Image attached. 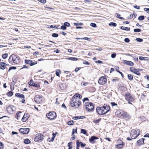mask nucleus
<instances>
[{
	"mask_svg": "<svg viewBox=\"0 0 149 149\" xmlns=\"http://www.w3.org/2000/svg\"><path fill=\"white\" fill-rule=\"evenodd\" d=\"M140 131L139 130L135 129L132 130L130 133V135L132 139L136 138L140 134Z\"/></svg>",
	"mask_w": 149,
	"mask_h": 149,
	"instance_id": "6",
	"label": "nucleus"
},
{
	"mask_svg": "<svg viewBox=\"0 0 149 149\" xmlns=\"http://www.w3.org/2000/svg\"><path fill=\"white\" fill-rule=\"evenodd\" d=\"M67 124L69 125H71L74 124V123L73 120H72L68 122Z\"/></svg>",
	"mask_w": 149,
	"mask_h": 149,
	"instance_id": "36",
	"label": "nucleus"
},
{
	"mask_svg": "<svg viewBox=\"0 0 149 149\" xmlns=\"http://www.w3.org/2000/svg\"><path fill=\"white\" fill-rule=\"evenodd\" d=\"M26 68V69H28V67L26 65H23V67L22 68H21V69H23V68Z\"/></svg>",
	"mask_w": 149,
	"mask_h": 149,
	"instance_id": "62",
	"label": "nucleus"
},
{
	"mask_svg": "<svg viewBox=\"0 0 149 149\" xmlns=\"http://www.w3.org/2000/svg\"><path fill=\"white\" fill-rule=\"evenodd\" d=\"M61 29L62 30H65L66 29V27L64 25L61 26Z\"/></svg>",
	"mask_w": 149,
	"mask_h": 149,
	"instance_id": "50",
	"label": "nucleus"
},
{
	"mask_svg": "<svg viewBox=\"0 0 149 149\" xmlns=\"http://www.w3.org/2000/svg\"><path fill=\"white\" fill-rule=\"evenodd\" d=\"M125 99L127 101L128 103L130 104H132V102H133L135 100L134 98L132 95L129 93L125 94Z\"/></svg>",
	"mask_w": 149,
	"mask_h": 149,
	"instance_id": "7",
	"label": "nucleus"
},
{
	"mask_svg": "<svg viewBox=\"0 0 149 149\" xmlns=\"http://www.w3.org/2000/svg\"><path fill=\"white\" fill-rule=\"evenodd\" d=\"M58 34L56 33H53L52 35V36L53 37L56 38L58 36Z\"/></svg>",
	"mask_w": 149,
	"mask_h": 149,
	"instance_id": "53",
	"label": "nucleus"
},
{
	"mask_svg": "<svg viewBox=\"0 0 149 149\" xmlns=\"http://www.w3.org/2000/svg\"><path fill=\"white\" fill-rule=\"evenodd\" d=\"M110 104L112 107H113L115 106H118V104L116 103L113 102H111L110 103Z\"/></svg>",
	"mask_w": 149,
	"mask_h": 149,
	"instance_id": "44",
	"label": "nucleus"
},
{
	"mask_svg": "<svg viewBox=\"0 0 149 149\" xmlns=\"http://www.w3.org/2000/svg\"><path fill=\"white\" fill-rule=\"evenodd\" d=\"M91 26L93 27H95L97 26L96 24L94 23H91Z\"/></svg>",
	"mask_w": 149,
	"mask_h": 149,
	"instance_id": "55",
	"label": "nucleus"
},
{
	"mask_svg": "<svg viewBox=\"0 0 149 149\" xmlns=\"http://www.w3.org/2000/svg\"><path fill=\"white\" fill-rule=\"evenodd\" d=\"M82 97L81 95L78 93H76L71 100L70 104L71 106L76 108H79L81 104L80 100Z\"/></svg>",
	"mask_w": 149,
	"mask_h": 149,
	"instance_id": "1",
	"label": "nucleus"
},
{
	"mask_svg": "<svg viewBox=\"0 0 149 149\" xmlns=\"http://www.w3.org/2000/svg\"><path fill=\"white\" fill-rule=\"evenodd\" d=\"M101 120V118H100L98 119L95 120L94 121V122L96 123H97L100 121V120Z\"/></svg>",
	"mask_w": 149,
	"mask_h": 149,
	"instance_id": "54",
	"label": "nucleus"
},
{
	"mask_svg": "<svg viewBox=\"0 0 149 149\" xmlns=\"http://www.w3.org/2000/svg\"><path fill=\"white\" fill-rule=\"evenodd\" d=\"M123 62L124 64L130 66H133L134 65V63L131 61H128L125 60H123Z\"/></svg>",
	"mask_w": 149,
	"mask_h": 149,
	"instance_id": "19",
	"label": "nucleus"
},
{
	"mask_svg": "<svg viewBox=\"0 0 149 149\" xmlns=\"http://www.w3.org/2000/svg\"><path fill=\"white\" fill-rule=\"evenodd\" d=\"M74 25L75 26H78V25H83V24L82 23H74Z\"/></svg>",
	"mask_w": 149,
	"mask_h": 149,
	"instance_id": "49",
	"label": "nucleus"
},
{
	"mask_svg": "<svg viewBox=\"0 0 149 149\" xmlns=\"http://www.w3.org/2000/svg\"><path fill=\"white\" fill-rule=\"evenodd\" d=\"M0 68L2 70H4L6 68V66H9V65L4 62H0Z\"/></svg>",
	"mask_w": 149,
	"mask_h": 149,
	"instance_id": "21",
	"label": "nucleus"
},
{
	"mask_svg": "<svg viewBox=\"0 0 149 149\" xmlns=\"http://www.w3.org/2000/svg\"><path fill=\"white\" fill-rule=\"evenodd\" d=\"M124 41L128 43V42H130V39L128 38H125V39Z\"/></svg>",
	"mask_w": 149,
	"mask_h": 149,
	"instance_id": "57",
	"label": "nucleus"
},
{
	"mask_svg": "<svg viewBox=\"0 0 149 149\" xmlns=\"http://www.w3.org/2000/svg\"><path fill=\"white\" fill-rule=\"evenodd\" d=\"M29 131V128H20L19 129V132H20L23 134H28Z\"/></svg>",
	"mask_w": 149,
	"mask_h": 149,
	"instance_id": "18",
	"label": "nucleus"
},
{
	"mask_svg": "<svg viewBox=\"0 0 149 149\" xmlns=\"http://www.w3.org/2000/svg\"><path fill=\"white\" fill-rule=\"evenodd\" d=\"M77 127L76 128V129H75L74 128L73 129H72V134L73 135L75 133H77Z\"/></svg>",
	"mask_w": 149,
	"mask_h": 149,
	"instance_id": "43",
	"label": "nucleus"
},
{
	"mask_svg": "<svg viewBox=\"0 0 149 149\" xmlns=\"http://www.w3.org/2000/svg\"><path fill=\"white\" fill-rule=\"evenodd\" d=\"M16 69V67H15V66H11L9 68L8 70V72L10 71L11 70H12V69L15 70Z\"/></svg>",
	"mask_w": 149,
	"mask_h": 149,
	"instance_id": "45",
	"label": "nucleus"
},
{
	"mask_svg": "<svg viewBox=\"0 0 149 149\" xmlns=\"http://www.w3.org/2000/svg\"><path fill=\"white\" fill-rule=\"evenodd\" d=\"M120 29L125 31H130V27H125L123 26H122L120 27Z\"/></svg>",
	"mask_w": 149,
	"mask_h": 149,
	"instance_id": "31",
	"label": "nucleus"
},
{
	"mask_svg": "<svg viewBox=\"0 0 149 149\" xmlns=\"http://www.w3.org/2000/svg\"><path fill=\"white\" fill-rule=\"evenodd\" d=\"M89 100L88 97L84 98L82 101L84 104V106L86 109V110L89 112H91L93 111L94 109V104L91 102H86V101H89Z\"/></svg>",
	"mask_w": 149,
	"mask_h": 149,
	"instance_id": "2",
	"label": "nucleus"
},
{
	"mask_svg": "<svg viewBox=\"0 0 149 149\" xmlns=\"http://www.w3.org/2000/svg\"><path fill=\"white\" fill-rule=\"evenodd\" d=\"M38 1L44 4L46 2V0H37Z\"/></svg>",
	"mask_w": 149,
	"mask_h": 149,
	"instance_id": "51",
	"label": "nucleus"
},
{
	"mask_svg": "<svg viewBox=\"0 0 149 149\" xmlns=\"http://www.w3.org/2000/svg\"><path fill=\"white\" fill-rule=\"evenodd\" d=\"M46 115L47 118L51 120L55 119L57 117L56 113L54 111L49 112L46 114Z\"/></svg>",
	"mask_w": 149,
	"mask_h": 149,
	"instance_id": "8",
	"label": "nucleus"
},
{
	"mask_svg": "<svg viewBox=\"0 0 149 149\" xmlns=\"http://www.w3.org/2000/svg\"><path fill=\"white\" fill-rule=\"evenodd\" d=\"M125 143L117 144L115 146V148L117 149H122L124 148Z\"/></svg>",
	"mask_w": 149,
	"mask_h": 149,
	"instance_id": "23",
	"label": "nucleus"
},
{
	"mask_svg": "<svg viewBox=\"0 0 149 149\" xmlns=\"http://www.w3.org/2000/svg\"><path fill=\"white\" fill-rule=\"evenodd\" d=\"M23 116L22 112L21 111H18L16 113L15 117L18 120L21 119L22 117Z\"/></svg>",
	"mask_w": 149,
	"mask_h": 149,
	"instance_id": "20",
	"label": "nucleus"
},
{
	"mask_svg": "<svg viewBox=\"0 0 149 149\" xmlns=\"http://www.w3.org/2000/svg\"><path fill=\"white\" fill-rule=\"evenodd\" d=\"M109 25H112L113 26L115 27L116 26L117 24L115 23L114 22H111L109 24Z\"/></svg>",
	"mask_w": 149,
	"mask_h": 149,
	"instance_id": "48",
	"label": "nucleus"
},
{
	"mask_svg": "<svg viewBox=\"0 0 149 149\" xmlns=\"http://www.w3.org/2000/svg\"><path fill=\"white\" fill-rule=\"evenodd\" d=\"M119 79L117 77H115L112 80V81L113 82H115L118 81H119Z\"/></svg>",
	"mask_w": 149,
	"mask_h": 149,
	"instance_id": "38",
	"label": "nucleus"
},
{
	"mask_svg": "<svg viewBox=\"0 0 149 149\" xmlns=\"http://www.w3.org/2000/svg\"><path fill=\"white\" fill-rule=\"evenodd\" d=\"M145 139L144 138H141L138 140L137 141V143L138 145L140 146L144 143V141Z\"/></svg>",
	"mask_w": 149,
	"mask_h": 149,
	"instance_id": "24",
	"label": "nucleus"
},
{
	"mask_svg": "<svg viewBox=\"0 0 149 149\" xmlns=\"http://www.w3.org/2000/svg\"><path fill=\"white\" fill-rule=\"evenodd\" d=\"M81 133L84 134H86L87 133V132L86 130L84 129H81Z\"/></svg>",
	"mask_w": 149,
	"mask_h": 149,
	"instance_id": "39",
	"label": "nucleus"
},
{
	"mask_svg": "<svg viewBox=\"0 0 149 149\" xmlns=\"http://www.w3.org/2000/svg\"><path fill=\"white\" fill-rule=\"evenodd\" d=\"M116 56V54L113 53V54H111V57L112 58H114Z\"/></svg>",
	"mask_w": 149,
	"mask_h": 149,
	"instance_id": "63",
	"label": "nucleus"
},
{
	"mask_svg": "<svg viewBox=\"0 0 149 149\" xmlns=\"http://www.w3.org/2000/svg\"><path fill=\"white\" fill-rule=\"evenodd\" d=\"M130 70L131 72L139 76H140L141 75V73L139 72V71L134 67H130Z\"/></svg>",
	"mask_w": 149,
	"mask_h": 149,
	"instance_id": "15",
	"label": "nucleus"
},
{
	"mask_svg": "<svg viewBox=\"0 0 149 149\" xmlns=\"http://www.w3.org/2000/svg\"><path fill=\"white\" fill-rule=\"evenodd\" d=\"M6 95L10 97L13 95V93L11 91H9L6 93Z\"/></svg>",
	"mask_w": 149,
	"mask_h": 149,
	"instance_id": "33",
	"label": "nucleus"
},
{
	"mask_svg": "<svg viewBox=\"0 0 149 149\" xmlns=\"http://www.w3.org/2000/svg\"><path fill=\"white\" fill-rule=\"evenodd\" d=\"M83 63L85 65H89L90 63L86 61H84L83 62Z\"/></svg>",
	"mask_w": 149,
	"mask_h": 149,
	"instance_id": "58",
	"label": "nucleus"
},
{
	"mask_svg": "<svg viewBox=\"0 0 149 149\" xmlns=\"http://www.w3.org/2000/svg\"><path fill=\"white\" fill-rule=\"evenodd\" d=\"M24 142L25 144H29L31 143V141L29 139H26L24 140Z\"/></svg>",
	"mask_w": 149,
	"mask_h": 149,
	"instance_id": "32",
	"label": "nucleus"
},
{
	"mask_svg": "<svg viewBox=\"0 0 149 149\" xmlns=\"http://www.w3.org/2000/svg\"><path fill=\"white\" fill-rule=\"evenodd\" d=\"M119 67L118 66L116 67L115 68V70H116V71L118 72H120V71L119 70Z\"/></svg>",
	"mask_w": 149,
	"mask_h": 149,
	"instance_id": "61",
	"label": "nucleus"
},
{
	"mask_svg": "<svg viewBox=\"0 0 149 149\" xmlns=\"http://www.w3.org/2000/svg\"><path fill=\"white\" fill-rule=\"evenodd\" d=\"M25 63L27 64H29L30 66H32L33 65H36L37 64V61H35L34 62H33L31 60H28L27 59H25L24 60Z\"/></svg>",
	"mask_w": 149,
	"mask_h": 149,
	"instance_id": "16",
	"label": "nucleus"
},
{
	"mask_svg": "<svg viewBox=\"0 0 149 149\" xmlns=\"http://www.w3.org/2000/svg\"><path fill=\"white\" fill-rule=\"evenodd\" d=\"M144 10L146 11H147L148 13H149V8H144Z\"/></svg>",
	"mask_w": 149,
	"mask_h": 149,
	"instance_id": "60",
	"label": "nucleus"
},
{
	"mask_svg": "<svg viewBox=\"0 0 149 149\" xmlns=\"http://www.w3.org/2000/svg\"><path fill=\"white\" fill-rule=\"evenodd\" d=\"M107 75H104V76L100 77L98 80V83L100 85H104L107 83Z\"/></svg>",
	"mask_w": 149,
	"mask_h": 149,
	"instance_id": "9",
	"label": "nucleus"
},
{
	"mask_svg": "<svg viewBox=\"0 0 149 149\" xmlns=\"http://www.w3.org/2000/svg\"><path fill=\"white\" fill-rule=\"evenodd\" d=\"M29 116H30L28 113H25L21 118L22 121L23 122H26L28 120Z\"/></svg>",
	"mask_w": 149,
	"mask_h": 149,
	"instance_id": "17",
	"label": "nucleus"
},
{
	"mask_svg": "<svg viewBox=\"0 0 149 149\" xmlns=\"http://www.w3.org/2000/svg\"><path fill=\"white\" fill-rule=\"evenodd\" d=\"M116 16L117 17L121 19H124V18H123V17H120V15L118 13H116Z\"/></svg>",
	"mask_w": 149,
	"mask_h": 149,
	"instance_id": "35",
	"label": "nucleus"
},
{
	"mask_svg": "<svg viewBox=\"0 0 149 149\" xmlns=\"http://www.w3.org/2000/svg\"><path fill=\"white\" fill-rule=\"evenodd\" d=\"M116 116L121 118L128 120L131 118V117L127 112L121 109H118L115 112Z\"/></svg>",
	"mask_w": 149,
	"mask_h": 149,
	"instance_id": "3",
	"label": "nucleus"
},
{
	"mask_svg": "<svg viewBox=\"0 0 149 149\" xmlns=\"http://www.w3.org/2000/svg\"><path fill=\"white\" fill-rule=\"evenodd\" d=\"M56 74L58 77H60V75L61 74V71L60 69H57L56 70Z\"/></svg>",
	"mask_w": 149,
	"mask_h": 149,
	"instance_id": "28",
	"label": "nucleus"
},
{
	"mask_svg": "<svg viewBox=\"0 0 149 149\" xmlns=\"http://www.w3.org/2000/svg\"><path fill=\"white\" fill-rule=\"evenodd\" d=\"M8 61L12 65L14 64H17L20 62L21 59L18 56L13 54L10 56Z\"/></svg>",
	"mask_w": 149,
	"mask_h": 149,
	"instance_id": "5",
	"label": "nucleus"
},
{
	"mask_svg": "<svg viewBox=\"0 0 149 149\" xmlns=\"http://www.w3.org/2000/svg\"><path fill=\"white\" fill-rule=\"evenodd\" d=\"M116 143L117 144L124 143L123 140L121 138H119L116 141Z\"/></svg>",
	"mask_w": 149,
	"mask_h": 149,
	"instance_id": "27",
	"label": "nucleus"
},
{
	"mask_svg": "<svg viewBox=\"0 0 149 149\" xmlns=\"http://www.w3.org/2000/svg\"><path fill=\"white\" fill-rule=\"evenodd\" d=\"M98 139V138L97 137L93 136L89 139V141L91 143H95L94 140L95 139Z\"/></svg>",
	"mask_w": 149,
	"mask_h": 149,
	"instance_id": "22",
	"label": "nucleus"
},
{
	"mask_svg": "<svg viewBox=\"0 0 149 149\" xmlns=\"http://www.w3.org/2000/svg\"><path fill=\"white\" fill-rule=\"evenodd\" d=\"M64 25L66 27H69L70 26V24L68 22H65L64 23Z\"/></svg>",
	"mask_w": 149,
	"mask_h": 149,
	"instance_id": "46",
	"label": "nucleus"
},
{
	"mask_svg": "<svg viewBox=\"0 0 149 149\" xmlns=\"http://www.w3.org/2000/svg\"><path fill=\"white\" fill-rule=\"evenodd\" d=\"M136 41L139 42H142L143 41V40L142 39L140 38H137L136 39Z\"/></svg>",
	"mask_w": 149,
	"mask_h": 149,
	"instance_id": "56",
	"label": "nucleus"
},
{
	"mask_svg": "<svg viewBox=\"0 0 149 149\" xmlns=\"http://www.w3.org/2000/svg\"><path fill=\"white\" fill-rule=\"evenodd\" d=\"M127 77L128 79L130 81H132L133 79V76L131 74H128Z\"/></svg>",
	"mask_w": 149,
	"mask_h": 149,
	"instance_id": "34",
	"label": "nucleus"
},
{
	"mask_svg": "<svg viewBox=\"0 0 149 149\" xmlns=\"http://www.w3.org/2000/svg\"><path fill=\"white\" fill-rule=\"evenodd\" d=\"M44 136L42 134H38L35 136L34 139V141L36 142H40L44 139Z\"/></svg>",
	"mask_w": 149,
	"mask_h": 149,
	"instance_id": "11",
	"label": "nucleus"
},
{
	"mask_svg": "<svg viewBox=\"0 0 149 149\" xmlns=\"http://www.w3.org/2000/svg\"><path fill=\"white\" fill-rule=\"evenodd\" d=\"M15 110V108L14 106L12 105L9 106L6 108L7 112L10 114H13L14 113Z\"/></svg>",
	"mask_w": 149,
	"mask_h": 149,
	"instance_id": "12",
	"label": "nucleus"
},
{
	"mask_svg": "<svg viewBox=\"0 0 149 149\" xmlns=\"http://www.w3.org/2000/svg\"><path fill=\"white\" fill-rule=\"evenodd\" d=\"M59 86L62 90L65 89V85L64 83H60L59 84Z\"/></svg>",
	"mask_w": 149,
	"mask_h": 149,
	"instance_id": "25",
	"label": "nucleus"
},
{
	"mask_svg": "<svg viewBox=\"0 0 149 149\" xmlns=\"http://www.w3.org/2000/svg\"><path fill=\"white\" fill-rule=\"evenodd\" d=\"M72 142H69L68 144V146L69 147L68 149H72V146H71L72 144Z\"/></svg>",
	"mask_w": 149,
	"mask_h": 149,
	"instance_id": "37",
	"label": "nucleus"
},
{
	"mask_svg": "<svg viewBox=\"0 0 149 149\" xmlns=\"http://www.w3.org/2000/svg\"><path fill=\"white\" fill-rule=\"evenodd\" d=\"M110 109V107L109 105L104 104L102 107H97L96 110L99 115H102L107 113Z\"/></svg>",
	"mask_w": 149,
	"mask_h": 149,
	"instance_id": "4",
	"label": "nucleus"
},
{
	"mask_svg": "<svg viewBox=\"0 0 149 149\" xmlns=\"http://www.w3.org/2000/svg\"><path fill=\"white\" fill-rule=\"evenodd\" d=\"M4 148V145L3 143L0 141V149H3Z\"/></svg>",
	"mask_w": 149,
	"mask_h": 149,
	"instance_id": "47",
	"label": "nucleus"
},
{
	"mask_svg": "<svg viewBox=\"0 0 149 149\" xmlns=\"http://www.w3.org/2000/svg\"><path fill=\"white\" fill-rule=\"evenodd\" d=\"M144 18L145 17L144 16H140L138 17V19L139 20L141 21L143 20Z\"/></svg>",
	"mask_w": 149,
	"mask_h": 149,
	"instance_id": "41",
	"label": "nucleus"
},
{
	"mask_svg": "<svg viewBox=\"0 0 149 149\" xmlns=\"http://www.w3.org/2000/svg\"><path fill=\"white\" fill-rule=\"evenodd\" d=\"M76 149H79L80 146L82 148H84L86 145L85 143H83L82 142H80L79 140L76 141Z\"/></svg>",
	"mask_w": 149,
	"mask_h": 149,
	"instance_id": "14",
	"label": "nucleus"
},
{
	"mask_svg": "<svg viewBox=\"0 0 149 149\" xmlns=\"http://www.w3.org/2000/svg\"><path fill=\"white\" fill-rule=\"evenodd\" d=\"M15 96L17 97L20 98L22 100H21V102L22 103H24L25 102V96L23 94H21L19 93H17L15 95Z\"/></svg>",
	"mask_w": 149,
	"mask_h": 149,
	"instance_id": "13",
	"label": "nucleus"
},
{
	"mask_svg": "<svg viewBox=\"0 0 149 149\" xmlns=\"http://www.w3.org/2000/svg\"><path fill=\"white\" fill-rule=\"evenodd\" d=\"M16 84V81H15L14 80H13L11 82V85H13L14 86Z\"/></svg>",
	"mask_w": 149,
	"mask_h": 149,
	"instance_id": "59",
	"label": "nucleus"
},
{
	"mask_svg": "<svg viewBox=\"0 0 149 149\" xmlns=\"http://www.w3.org/2000/svg\"><path fill=\"white\" fill-rule=\"evenodd\" d=\"M69 58L70 60L72 61H76L78 60V58L75 57H70Z\"/></svg>",
	"mask_w": 149,
	"mask_h": 149,
	"instance_id": "42",
	"label": "nucleus"
},
{
	"mask_svg": "<svg viewBox=\"0 0 149 149\" xmlns=\"http://www.w3.org/2000/svg\"><path fill=\"white\" fill-rule=\"evenodd\" d=\"M139 59L140 60H144V57L142 56L139 57Z\"/></svg>",
	"mask_w": 149,
	"mask_h": 149,
	"instance_id": "64",
	"label": "nucleus"
},
{
	"mask_svg": "<svg viewBox=\"0 0 149 149\" xmlns=\"http://www.w3.org/2000/svg\"><path fill=\"white\" fill-rule=\"evenodd\" d=\"M34 83L32 79H30L28 82L29 85V86H33Z\"/></svg>",
	"mask_w": 149,
	"mask_h": 149,
	"instance_id": "30",
	"label": "nucleus"
},
{
	"mask_svg": "<svg viewBox=\"0 0 149 149\" xmlns=\"http://www.w3.org/2000/svg\"><path fill=\"white\" fill-rule=\"evenodd\" d=\"M35 102L37 103H42L43 101L44 97L42 95H37L34 97Z\"/></svg>",
	"mask_w": 149,
	"mask_h": 149,
	"instance_id": "10",
	"label": "nucleus"
},
{
	"mask_svg": "<svg viewBox=\"0 0 149 149\" xmlns=\"http://www.w3.org/2000/svg\"><path fill=\"white\" fill-rule=\"evenodd\" d=\"M8 56V54L7 53H5L2 55V57L3 58L5 59Z\"/></svg>",
	"mask_w": 149,
	"mask_h": 149,
	"instance_id": "40",
	"label": "nucleus"
},
{
	"mask_svg": "<svg viewBox=\"0 0 149 149\" xmlns=\"http://www.w3.org/2000/svg\"><path fill=\"white\" fill-rule=\"evenodd\" d=\"M85 118V117L83 116H77L73 117L72 119L74 120H77L80 119H83Z\"/></svg>",
	"mask_w": 149,
	"mask_h": 149,
	"instance_id": "26",
	"label": "nucleus"
},
{
	"mask_svg": "<svg viewBox=\"0 0 149 149\" xmlns=\"http://www.w3.org/2000/svg\"><path fill=\"white\" fill-rule=\"evenodd\" d=\"M33 87H35L37 88H39L40 87V83L39 82H35L33 86Z\"/></svg>",
	"mask_w": 149,
	"mask_h": 149,
	"instance_id": "29",
	"label": "nucleus"
},
{
	"mask_svg": "<svg viewBox=\"0 0 149 149\" xmlns=\"http://www.w3.org/2000/svg\"><path fill=\"white\" fill-rule=\"evenodd\" d=\"M134 32H140L141 31V30L139 29H134Z\"/></svg>",
	"mask_w": 149,
	"mask_h": 149,
	"instance_id": "52",
	"label": "nucleus"
}]
</instances>
